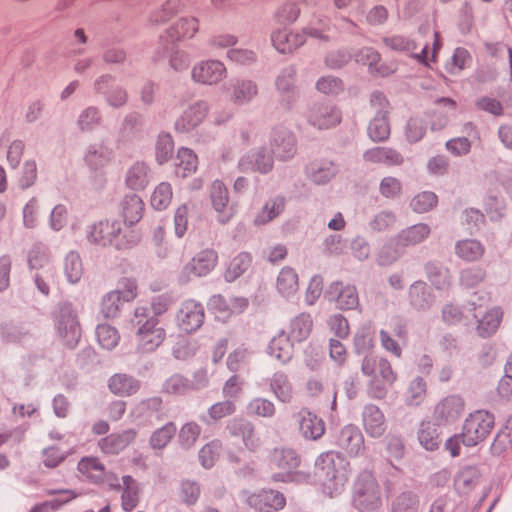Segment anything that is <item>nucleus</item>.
Here are the masks:
<instances>
[{"label":"nucleus","mask_w":512,"mask_h":512,"mask_svg":"<svg viewBox=\"0 0 512 512\" xmlns=\"http://www.w3.org/2000/svg\"><path fill=\"white\" fill-rule=\"evenodd\" d=\"M173 192L169 183H160L153 191L151 196V205L157 210H163L169 206L172 201Z\"/></svg>","instance_id":"49530a36"},{"label":"nucleus","mask_w":512,"mask_h":512,"mask_svg":"<svg viewBox=\"0 0 512 512\" xmlns=\"http://www.w3.org/2000/svg\"><path fill=\"white\" fill-rule=\"evenodd\" d=\"M437 203V196L433 192H422L411 201V207L418 213L427 212Z\"/></svg>","instance_id":"0e129e2a"},{"label":"nucleus","mask_w":512,"mask_h":512,"mask_svg":"<svg viewBox=\"0 0 512 512\" xmlns=\"http://www.w3.org/2000/svg\"><path fill=\"white\" fill-rule=\"evenodd\" d=\"M355 61L362 65H367L372 74L382 77L389 76L397 70L396 62H381L379 53L372 48L361 49L355 55Z\"/></svg>","instance_id":"f3484780"},{"label":"nucleus","mask_w":512,"mask_h":512,"mask_svg":"<svg viewBox=\"0 0 512 512\" xmlns=\"http://www.w3.org/2000/svg\"><path fill=\"white\" fill-rule=\"evenodd\" d=\"M325 28H317L310 23L303 32H294L288 29L275 31L272 34V44L280 53H291L305 42V35L318 39H326Z\"/></svg>","instance_id":"423d86ee"},{"label":"nucleus","mask_w":512,"mask_h":512,"mask_svg":"<svg viewBox=\"0 0 512 512\" xmlns=\"http://www.w3.org/2000/svg\"><path fill=\"white\" fill-rule=\"evenodd\" d=\"M364 159L371 163H384L386 165H400L401 155L390 148L376 147L364 153Z\"/></svg>","instance_id":"473e14b6"},{"label":"nucleus","mask_w":512,"mask_h":512,"mask_svg":"<svg viewBox=\"0 0 512 512\" xmlns=\"http://www.w3.org/2000/svg\"><path fill=\"white\" fill-rule=\"evenodd\" d=\"M173 148V140L170 135L159 136L156 144V159L159 164H163L171 158Z\"/></svg>","instance_id":"69168bd1"},{"label":"nucleus","mask_w":512,"mask_h":512,"mask_svg":"<svg viewBox=\"0 0 512 512\" xmlns=\"http://www.w3.org/2000/svg\"><path fill=\"white\" fill-rule=\"evenodd\" d=\"M210 198L215 211L218 213V220L221 223L228 222L232 218L234 212L228 205V191L221 181L216 180L212 183Z\"/></svg>","instance_id":"aec40b11"},{"label":"nucleus","mask_w":512,"mask_h":512,"mask_svg":"<svg viewBox=\"0 0 512 512\" xmlns=\"http://www.w3.org/2000/svg\"><path fill=\"white\" fill-rule=\"evenodd\" d=\"M137 349L141 352H152L157 349L166 337V331L155 316H148L144 308H137L131 319Z\"/></svg>","instance_id":"f03ea898"},{"label":"nucleus","mask_w":512,"mask_h":512,"mask_svg":"<svg viewBox=\"0 0 512 512\" xmlns=\"http://www.w3.org/2000/svg\"><path fill=\"white\" fill-rule=\"evenodd\" d=\"M109 389L115 395L130 396L137 392L139 383L126 374H115L109 380Z\"/></svg>","instance_id":"c756f323"},{"label":"nucleus","mask_w":512,"mask_h":512,"mask_svg":"<svg viewBox=\"0 0 512 512\" xmlns=\"http://www.w3.org/2000/svg\"><path fill=\"white\" fill-rule=\"evenodd\" d=\"M277 289L284 297L293 296L298 290V275L290 267L283 268L277 278Z\"/></svg>","instance_id":"58836bf2"},{"label":"nucleus","mask_w":512,"mask_h":512,"mask_svg":"<svg viewBox=\"0 0 512 512\" xmlns=\"http://www.w3.org/2000/svg\"><path fill=\"white\" fill-rule=\"evenodd\" d=\"M217 263V252L210 248L203 249L182 267L179 278L183 282H188L193 277L206 276L214 270Z\"/></svg>","instance_id":"0eeeda50"},{"label":"nucleus","mask_w":512,"mask_h":512,"mask_svg":"<svg viewBox=\"0 0 512 512\" xmlns=\"http://www.w3.org/2000/svg\"><path fill=\"white\" fill-rule=\"evenodd\" d=\"M121 232V224L117 220L100 221L93 224L87 232V239L90 243L107 246L115 245L120 248L117 239Z\"/></svg>","instance_id":"f8f14e48"},{"label":"nucleus","mask_w":512,"mask_h":512,"mask_svg":"<svg viewBox=\"0 0 512 512\" xmlns=\"http://www.w3.org/2000/svg\"><path fill=\"white\" fill-rule=\"evenodd\" d=\"M199 29L198 19L195 17H184L175 22L167 31V38L171 42L193 37Z\"/></svg>","instance_id":"a878e982"},{"label":"nucleus","mask_w":512,"mask_h":512,"mask_svg":"<svg viewBox=\"0 0 512 512\" xmlns=\"http://www.w3.org/2000/svg\"><path fill=\"white\" fill-rule=\"evenodd\" d=\"M204 318L203 306L194 300L183 302L176 315L178 327L186 333L198 330L204 323Z\"/></svg>","instance_id":"9b49d317"},{"label":"nucleus","mask_w":512,"mask_h":512,"mask_svg":"<svg viewBox=\"0 0 512 512\" xmlns=\"http://www.w3.org/2000/svg\"><path fill=\"white\" fill-rule=\"evenodd\" d=\"M308 121L318 129H329L340 123L341 113L333 106L316 104L309 111Z\"/></svg>","instance_id":"6ab92c4d"},{"label":"nucleus","mask_w":512,"mask_h":512,"mask_svg":"<svg viewBox=\"0 0 512 512\" xmlns=\"http://www.w3.org/2000/svg\"><path fill=\"white\" fill-rule=\"evenodd\" d=\"M268 350L272 357L285 363L292 357L293 342L286 334L280 333L271 340Z\"/></svg>","instance_id":"c85d7f7f"},{"label":"nucleus","mask_w":512,"mask_h":512,"mask_svg":"<svg viewBox=\"0 0 512 512\" xmlns=\"http://www.w3.org/2000/svg\"><path fill=\"white\" fill-rule=\"evenodd\" d=\"M192 206L185 203L177 207L174 213V231L178 238H182L188 229V218Z\"/></svg>","instance_id":"6e6d98bb"},{"label":"nucleus","mask_w":512,"mask_h":512,"mask_svg":"<svg viewBox=\"0 0 512 512\" xmlns=\"http://www.w3.org/2000/svg\"><path fill=\"white\" fill-rule=\"evenodd\" d=\"M418 505L419 501L414 494L402 493L396 498L392 512H418Z\"/></svg>","instance_id":"bf43d9fd"},{"label":"nucleus","mask_w":512,"mask_h":512,"mask_svg":"<svg viewBox=\"0 0 512 512\" xmlns=\"http://www.w3.org/2000/svg\"><path fill=\"white\" fill-rule=\"evenodd\" d=\"M248 306V300L242 297L225 298L215 295L210 299L209 307L220 321H226L235 314L242 313Z\"/></svg>","instance_id":"2eb2a0df"},{"label":"nucleus","mask_w":512,"mask_h":512,"mask_svg":"<svg viewBox=\"0 0 512 512\" xmlns=\"http://www.w3.org/2000/svg\"><path fill=\"white\" fill-rule=\"evenodd\" d=\"M364 444L361 431L353 426L344 427L339 436V445L346 448H360Z\"/></svg>","instance_id":"09e8293b"},{"label":"nucleus","mask_w":512,"mask_h":512,"mask_svg":"<svg viewBox=\"0 0 512 512\" xmlns=\"http://www.w3.org/2000/svg\"><path fill=\"white\" fill-rule=\"evenodd\" d=\"M251 137L253 138L252 142L259 143V146L255 148L251 154L241 158L239 167L243 172L254 171L266 174L272 170L276 157L268 147L269 144L266 138L260 135L258 129L254 126L242 132L244 141L249 142Z\"/></svg>","instance_id":"7ed1b4c3"},{"label":"nucleus","mask_w":512,"mask_h":512,"mask_svg":"<svg viewBox=\"0 0 512 512\" xmlns=\"http://www.w3.org/2000/svg\"><path fill=\"white\" fill-rule=\"evenodd\" d=\"M249 351L244 347H239L231 352L227 358V367L229 370L238 371L244 364L248 362Z\"/></svg>","instance_id":"774afa93"},{"label":"nucleus","mask_w":512,"mask_h":512,"mask_svg":"<svg viewBox=\"0 0 512 512\" xmlns=\"http://www.w3.org/2000/svg\"><path fill=\"white\" fill-rule=\"evenodd\" d=\"M299 429L307 439L317 440L325 432V425L322 419L308 410H301L298 414Z\"/></svg>","instance_id":"5701e85b"},{"label":"nucleus","mask_w":512,"mask_h":512,"mask_svg":"<svg viewBox=\"0 0 512 512\" xmlns=\"http://www.w3.org/2000/svg\"><path fill=\"white\" fill-rule=\"evenodd\" d=\"M429 233L430 229L427 225L417 224L403 230L394 241L396 245L400 246L415 245L427 238Z\"/></svg>","instance_id":"f704fd0d"},{"label":"nucleus","mask_w":512,"mask_h":512,"mask_svg":"<svg viewBox=\"0 0 512 512\" xmlns=\"http://www.w3.org/2000/svg\"><path fill=\"white\" fill-rule=\"evenodd\" d=\"M307 391L309 396L311 397H320L325 396L326 402L331 403L330 408L331 410H335L336 408V396L337 393L335 390H328L325 391L324 385L321 380L312 378L307 383Z\"/></svg>","instance_id":"603ef678"},{"label":"nucleus","mask_w":512,"mask_h":512,"mask_svg":"<svg viewBox=\"0 0 512 512\" xmlns=\"http://www.w3.org/2000/svg\"><path fill=\"white\" fill-rule=\"evenodd\" d=\"M479 478L477 469L473 467H467L459 472L455 479V488L461 494H466L471 491L475 486Z\"/></svg>","instance_id":"c03bdc74"},{"label":"nucleus","mask_w":512,"mask_h":512,"mask_svg":"<svg viewBox=\"0 0 512 512\" xmlns=\"http://www.w3.org/2000/svg\"><path fill=\"white\" fill-rule=\"evenodd\" d=\"M352 503L359 512H377L382 507L381 489L371 473L358 476Z\"/></svg>","instance_id":"20e7f679"},{"label":"nucleus","mask_w":512,"mask_h":512,"mask_svg":"<svg viewBox=\"0 0 512 512\" xmlns=\"http://www.w3.org/2000/svg\"><path fill=\"white\" fill-rule=\"evenodd\" d=\"M258 94L257 85L250 80H239L233 86L231 101L234 104H244Z\"/></svg>","instance_id":"ea45409f"},{"label":"nucleus","mask_w":512,"mask_h":512,"mask_svg":"<svg viewBox=\"0 0 512 512\" xmlns=\"http://www.w3.org/2000/svg\"><path fill=\"white\" fill-rule=\"evenodd\" d=\"M252 263V256L247 252H241L236 255L228 264L224 273L227 281L232 282L239 278L245 271L249 269Z\"/></svg>","instance_id":"4c0bfd02"},{"label":"nucleus","mask_w":512,"mask_h":512,"mask_svg":"<svg viewBox=\"0 0 512 512\" xmlns=\"http://www.w3.org/2000/svg\"><path fill=\"white\" fill-rule=\"evenodd\" d=\"M248 413L250 415L271 417L275 413L274 404L266 399L257 398L252 400L248 407Z\"/></svg>","instance_id":"338daca9"},{"label":"nucleus","mask_w":512,"mask_h":512,"mask_svg":"<svg viewBox=\"0 0 512 512\" xmlns=\"http://www.w3.org/2000/svg\"><path fill=\"white\" fill-rule=\"evenodd\" d=\"M176 434V426L168 423L155 431L151 436L152 448H164L167 446Z\"/></svg>","instance_id":"4d7b16f0"},{"label":"nucleus","mask_w":512,"mask_h":512,"mask_svg":"<svg viewBox=\"0 0 512 512\" xmlns=\"http://www.w3.org/2000/svg\"><path fill=\"white\" fill-rule=\"evenodd\" d=\"M175 165V173L184 178L197 170L198 159L191 149L182 147L178 150Z\"/></svg>","instance_id":"7c9ffc66"},{"label":"nucleus","mask_w":512,"mask_h":512,"mask_svg":"<svg viewBox=\"0 0 512 512\" xmlns=\"http://www.w3.org/2000/svg\"><path fill=\"white\" fill-rule=\"evenodd\" d=\"M316 0H286L279 8L277 18L280 23L294 22L301 11L302 6L315 4Z\"/></svg>","instance_id":"c9c22d12"},{"label":"nucleus","mask_w":512,"mask_h":512,"mask_svg":"<svg viewBox=\"0 0 512 512\" xmlns=\"http://www.w3.org/2000/svg\"><path fill=\"white\" fill-rule=\"evenodd\" d=\"M277 454L274 456L277 461V466L283 470V473L275 475L276 481H288L291 479L292 470L296 469L299 465V459L295 450H276Z\"/></svg>","instance_id":"cd10ccee"},{"label":"nucleus","mask_w":512,"mask_h":512,"mask_svg":"<svg viewBox=\"0 0 512 512\" xmlns=\"http://www.w3.org/2000/svg\"><path fill=\"white\" fill-rule=\"evenodd\" d=\"M123 303L119 291H110L102 298L100 312L105 318H115Z\"/></svg>","instance_id":"37998d69"},{"label":"nucleus","mask_w":512,"mask_h":512,"mask_svg":"<svg viewBox=\"0 0 512 512\" xmlns=\"http://www.w3.org/2000/svg\"><path fill=\"white\" fill-rule=\"evenodd\" d=\"M78 470L81 474L86 476L93 482H100L104 480L105 476V465L104 463L95 457H84L78 463Z\"/></svg>","instance_id":"72a5a7b5"},{"label":"nucleus","mask_w":512,"mask_h":512,"mask_svg":"<svg viewBox=\"0 0 512 512\" xmlns=\"http://www.w3.org/2000/svg\"><path fill=\"white\" fill-rule=\"evenodd\" d=\"M123 485L122 508L125 511H132L138 504V492L134 486V480L130 476H124Z\"/></svg>","instance_id":"5fc2aeb1"},{"label":"nucleus","mask_w":512,"mask_h":512,"mask_svg":"<svg viewBox=\"0 0 512 512\" xmlns=\"http://www.w3.org/2000/svg\"><path fill=\"white\" fill-rule=\"evenodd\" d=\"M324 456L326 460L331 462V465L325 468L327 479L323 483L324 490L329 496L333 497L334 495L341 493L347 482V463H344V461L337 455L339 464V468H337L334 454L332 452H327Z\"/></svg>","instance_id":"1a4fd4ad"},{"label":"nucleus","mask_w":512,"mask_h":512,"mask_svg":"<svg viewBox=\"0 0 512 512\" xmlns=\"http://www.w3.org/2000/svg\"><path fill=\"white\" fill-rule=\"evenodd\" d=\"M192 79L201 84H217L226 77L227 70L218 60H206L197 63L192 68Z\"/></svg>","instance_id":"4468645a"},{"label":"nucleus","mask_w":512,"mask_h":512,"mask_svg":"<svg viewBox=\"0 0 512 512\" xmlns=\"http://www.w3.org/2000/svg\"><path fill=\"white\" fill-rule=\"evenodd\" d=\"M309 177L316 184H324L328 182L335 175V167L329 161H315L312 162L308 168Z\"/></svg>","instance_id":"a19ab883"},{"label":"nucleus","mask_w":512,"mask_h":512,"mask_svg":"<svg viewBox=\"0 0 512 512\" xmlns=\"http://www.w3.org/2000/svg\"><path fill=\"white\" fill-rule=\"evenodd\" d=\"M263 136L276 159L287 160L294 156L296 152L295 138L287 129L277 127Z\"/></svg>","instance_id":"6e6552de"},{"label":"nucleus","mask_w":512,"mask_h":512,"mask_svg":"<svg viewBox=\"0 0 512 512\" xmlns=\"http://www.w3.org/2000/svg\"><path fill=\"white\" fill-rule=\"evenodd\" d=\"M483 245L476 240H463L456 244V254L465 261H476L484 254Z\"/></svg>","instance_id":"79ce46f5"},{"label":"nucleus","mask_w":512,"mask_h":512,"mask_svg":"<svg viewBox=\"0 0 512 512\" xmlns=\"http://www.w3.org/2000/svg\"><path fill=\"white\" fill-rule=\"evenodd\" d=\"M59 335L68 347H74L80 338L81 328L76 312L70 305H64L60 310L57 324Z\"/></svg>","instance_id":"ddd939ff"},{"label":"nucleus","mask_w":512,"mask_h":512,"mask_svg":"<svg viewBox=\"0 0 512 512\" xmlns=\"http://www.w3.org/2000/svg\"><path fill=\"white\" fill-rule=\"evenodd\" d=\"M271 388L275 396L282 402H289L292 398V387L283 374H275L271 381Z\"/></svg>","instance_id":"864d4df0"},{"label":"nucleus","mask_w":512,"mask_h":512,"mask_svg":"<svg viewBox=\"0 0 512 512\" xmlns=\"http://www.w3.org/2000/svg\"><path fill=\"white\" fill-rule=\"evenodd\" d=\"M64 271L67 279L71 283H77L81 279L83 267L78 254L71 252L66 256Z\"/></svg>","instance_id":"3c124183"},{"label":"nucleus","mask_w":512,"mask_h":512,"mask_svg":"<svg viewBox=\"0 0 512 512\" xmlns=\"http://www.w3.org/2000/svg\"><path fill=\"white\" fill-rule=\"evenodd\" d=\"M471 61L469 52L464 48H457L447 65L448 72L456 74L465 69Z\"/></svg>","instance_id":"e2e57ef3"},{"label":"nucleus","mask_w":512,"mask_h":512,"mask_svg":"<svg viewBox=\"0 0 512 512\" xmlns=\"http://www.w3.org/2000/svg\"><path fill=\"white\" fill-rule=\"evenodd\" d=\"M144 203L137 195L126 196L122 202V215L124 221L133 225L143 216Z\"/></svg>","instance_id":"2f4dec72"},{"label":"nucleus","mask_w":512,"mask_h":512,"mask_svg":"<svg viewBox=\"0 0 512 512\" xmlns=\"http://www.w3.org/2000/svg\"><path fill=\"white\" fill-rule=\"evenodd\" d=\"M169 63L175 71L186 69L190 64L189 53L178 45H172L169 54Z\"/></svg>","instance_id":"13d9d810"},{"label":"nucleus","mask_w":512,"mask_h":512,"mask_svg":"<svg viewBox=\"0 0 512 512\" xmlns=\"http://www.w3.org/2000/svg\"><path fill=\"white\" fill-rule=\"evenodd\" d=\"M284 207V197L279 195L270 197L268 200H266L261 209L256 213L253 223L256 226L268 224L283 212Z\"/></svg>","instance_id":"b1692460"},{"label":"nucleus","mask_w":512,"mask_h":512,"mask_svg":"<svg viewBox=\"0 0 512 512\" xmlns=\"http://www.w3.org/2000/svg\"><path fill=\"white\" fill-rule=\"evenodd\" d=\"M426 397V383L422 378L411 381L407 390V402L411 405L420 404Z\"/></svg>","instance_id":"680f3d73"},{"label":"nucleus","mask_w":512,"mask_h":512,"mask_svg":"<svg viewBox=\"0 0 512 512\" xmlns=\"http://www.w3.org/2000/svg\"><path fill=\"white\" fill-rule=\"evenodd\" d=\"M493 425L494 417L491 413L484 410L475 411L465 420L463 432L447 440L446 448L476 446L489 435Z\"/></svg>","instance_id":"f257e3e1"},{"label":"nucleus","mask_w":512,"mask_h":512,"mask_svg":"<svg viewBox=\"0 0 512 512\" xmlns=\"http://www.w3.org/2000/svg\"><path fill=\"white\" fill-rule=\"evenodd\" d=\"M363 424L366 432L372 437H380L386 429L384 414L374 405L365 407Z\"/></svg>","instance_id":"393cba45"},{"label":"nucleus","mask_w":512,"mask_h":512,"mask_svg":"<svg viewBox=\"0 0 512 512\" xmlns=\"http://www.w3.org/2000/svg\"><path fill=\"white\" fill-rule=\"evenodd\" d=\"M313 319L310 314L302 313L293 318L287 330V336L294 342L306 340L312 332Z\"/></svg>","instance_id":"bb28decb"},{"label":"nucleus","mask_w":512,"mask_h":512,"mask_svg":"<svg viewBox=\"0 0 512 512\" xmlns=\"http://www.w3.org/2000/svg\"><path fill=\"white\" fill-rule=\"evenodd\" d=\"M464 411V399L459 395H449L435 405L433 417L438 424H451L460 419Z\"/></svg>","instance_id":"9d476101"},{"label":"nucleus","mask_w":512,"mask_h":512,"mask_svg":"<svg viewBox=\"0 0 512 512\" xmlns=\"http://www.w3.org/2000/svg\"><path fill=\"white\" fill-rule=\"evenodd\" d=\"M362 372L371 377L370 389L376 398H383L386 388L396 380L391 364L385 359L365 357L362 363Z\"/></svg>","instance_id":"39448f33"},{"label":"nucleus","mask_w":512,"mask_h":512,"mask_svg":"<svg viewBox=\"0 0 512 512\" xmlns=\"http://www.w3.org/2000/svg\"><path fill=\"white\" fill-rule=\"evenodd\" d=\"M208 106L200 101L190 105L176 121V129L180 131H190L197 127L206 117Z\"/></svg>","instance_id":"412c9836"},{"label":"nucleus","mask_w":512,"mask_h":512,"mask_svg":"<svg viewBox=\"0 0 512 512\" xmlns=\"http://www.w3.org/2000/svg\"><path fill=\"white\" fill-rule=\"evenodd\" d=\"M248 504L261 512L281 510L286 505L284 495L274 490H262L251 494L247 499Z\"/></svg>","instance_id":"a211bd4d"},{"label":"nucleus","mask_w":512,"mask_h":512,"mask_svg":"<svg viewBox=\"0 0 512 512\" xmlns=\"http://www.w3.org/2000/svg\"><path fill=\"white\" fill-rule=\"evenodd\" d=\"M28 263L31 269L42 271L48 267H52L46 248L40 244L33 246L29 251Z\"/></svg>","instance_id":"de8ad7c7"},{"label":"nucleus","mask_w":512,"mask_h":512,"mask_svg":"<svg viewBox=\"0 0 512 512\" xmlns=\"http://www.w3.org/2000/svg\"><path fill=\"white\" fill-rule=\"evenodd\" d=\"M149 183V170L144 163L132 165L126 175V185L132 190H142Z\"/></svg>","instance_id":"e433bc0d"},{"label":"nucleus","mask_w":512,"mask_h":512,"mask_svg":"<svg viewBox=\"0 0 512 512\" xmlns=\"http://www.w3.org/2000/svg\"><path fill=\"white\" fill-rule=\"evenodd\" d=\"M326 297L329 301L335 302L342 310L354 309L359 304L356 288L351 285H343L341 282L332 283L327 291Z\"/></svg>","instance_id":"dca6fc26"},{"label":"nucleus","mask_w":512,"mask_h":512,"mask_svg":"<svg viewBox=\"0 0 512 512\" xmlns=\"http://www.w3.org/2000/svg\"><path fill=\"white\" fill-rule=\"evenodd\" d=\"M368 133L373 141H384L390 135V125L384 114L376 116L369 124Z\"/></svg>","instance_id":"8fccbe9b"},{"label":"nucleus","mask_w":512,"mask_h":512,"mask_svg":"<svg viewBox=\"0 0 512 512\" xmlns=\"http://www.w3.org/2000/svg\"><path fill=\"white\" fill-rule=\"evenodd\" d=\"M96 337L101 347L107 350L116 347L120 340L118 331L114 327L106 324L97 326Z\"/></svg>","instance_id":"a18cd8bd"},{"label":"nucleus","mask_w":512,"mask_h":512,"mask_svg":"<svg viewBox=\"0 0 512 512\" xmlns=\"http://www.w3.org/2000/svg\"><path fill=\"white\" fill-rule=\"evenodd\" d=\"M420 444L424 448H435L440 444L437 429L429 423H423L418 433Z\"/></svg>","instance_id":"052dcab7"},{"label":"nucleus","mask_w":512,"mask_h":512,"mask_svg":"<svg viewBox=\"0 0 512 512\" xmlns=\"http://www.w3.org/2000/svg\"><path fill=\"white\" fill-rule=\"evenodd\" d=\"M475 317H480L477 325L478 334L482 337H487L495 333L498 329L502 321L503 311L500 307L495 306L489 308L481 315V311L475 308Z\"/></svg>","instance_id":"4be33fe9"}]
</instances>
